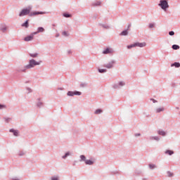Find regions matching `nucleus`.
Returning <instances> with one entry per match:
<instances>
[{"instance_id": "obj_16", "label": "nucleus", "mask_w": 180, "mask_h": 180, "mask_svg": "<svg viewBox=\"0 0 180 180\" xmlns=\"http://www.w3.org/2000/svg\"><path fill=\"white\" fill-rule=\"evenodd\" d=\"M30 57H32L33 58H36L39 56V53H30Z\"/></svg>"}, {"instance_id": "obj_3", "label": "nucleus", "mask_w": 180, "mask_h": 180, "mask_svg": "<svg viewBox=\"0 0 180 180\" xmlns=\"http://www.w3.org/2000/svg\"><path fill=\"white\" fill-rule=\"evenodd\" d=\"M30 11H32V7H28L27 8H23L20 13H19V16H26L30 13Z\"/></svg>"}, {"instance_id": "obj_26", "label": "nucleus", "mask_w": 180, "mask_h": 180, "mask_svg": "<svg viewBox=\"0 0 180 180\" xmlns=\"http://www.w3.org/2000/svg\"><path fill=\"white\" fill-rule=\"evenodd\" d=\"M167 176H168L169 177L174 176V174H173V173H171V172H167Z\"/></svg>"}, {"instance_id": "obj_13", "label": "nucleus", "mask_w": 180, "mask_h": 180, "mask_svg": "<svg viewBox=\"0 0 180 180\" xmlns=\"http://www.w3.org/2000/svg\"><path fill=\"white\" fill-rule=\"evenodd\" d=\"M22 27H29V20H27L25 22L22 24Z\"/></svg>"}, {"instance_id": "obj_9", "label": "nucleus", "mask_w": 180, "mask_h": 180, "mask_svg": "<svg viewBox=\"0 0 180 180\" xmlns=\"http://www.w3.org/2000/svg\"><path fill=\"white\" fill-rule=\"evenodd\" d=\"M113 53V51L109 48H107L105 51H103V54H110Z\"/></svg>"}, {"instance_id": "obj_25", "label": "nucleus", "mask_w": 180, "mask_h": 180, "mask_svg": "<svg viewBox=\"0 0 180 180\" xmlns=\"http://www.w3.org/2000/svg\"><path fill=\"white\" fill-rule=\"evenodd\" d=\"M63 16L65 18H71V15H70V14H68L67 13H63Z\"/></svg>"}, {"instance_id": "obj_6", "label": "nucleus", "mask_w": 180, "mask_h": 180, "mask_svg": "<svg viewBox=\"0 0 180 180\" xmlns=\"http://www.w3.org/2000/svg\"><path fill=\"white\" fill-rule=\"evenodd\" d=\"M74 95H81V92L80 91H68V96H74Z\"/></svg>"}, {"instance_id": "obj_24", "label": "nucleus", "mask_w": 180, "mask_h": 180, "mask_svg": "<svg viewBox=\"0 0 180 180\" xmlns=\"http://www.w3.org/2000/svg\"><path fill=\"white\" fill-rule=\"evenodd\" d=\"M106 71L107 70L105 69H98V72H101V74L106 72Z\"/></svg>"}, {"instance_id": "obj_17", "label": "nucleus", "mask_w": 180, "mask_h": 180, "mask_svg": "<svg viewBox=\"0 0 180 180\" xmlns=\"http://www.w3.org/2000/svg\"><path fill=\"white\" fill-rule=\"evenodd\" d=\"M173 50H179V46L174 44L172 46Z\"/></svg>"}, {"instance_id": "obj_2", "label": "nucleus", "mask_w": 180, "mask_h": 180, "mask_svg": "<svg viewBox=\"0 0 180 180\" xmlns=\"http://www.w3.org/2000/svg\"><path fill=\"white\" fill-rule=\"evenodd\" d=\"M159 6L161 7L163 11H167V8H169L167 0H160Z\"/></svg>"}, {"instance_id": "obj_12", "label": "nucleus", "mask_w": 180, "mask_h": 180, "mask_svg": "<svg viewBox=\"0 0 180 180\" xmlns=\"http://www.w3.org/2000/svg\"><path fill=\"white\" fill-rule=\"evenodd\" d=\"M84 162H85L86 165H93L94 160H86Z\"/></svg>"}, {"instance_id": "obj_31", "label": "nucleus", "mask_w": 180, "mask_h": 180, "mask_svg": "<svg viewBox=\"0 0 180 180\" xmlns=\"http://www.w3.org/2000/svg\"><path fill=\"white\" fill-rule=\"evenodd\" d=\"M169 36H174L175 34V32H174L173 31H171L169 32Z\"/></svg>"}, {"instance_id": "obj_19", "label": "nucleus", "mask_w": 180, "mask_h": 180, "mask_svg": "<svg viewBox=\"0 0 180 180\" xmlns=\"http://www.w3.org/2000/svg\"><path fill=\"white\" fill-rule=\"evenodd\" d=\"M164 110V108H160L156 109V112L160 113V112H162Z\"/></svg>"}, {"instance_id": "obj_32", "label": "nucleus", "mask_w": 180, "mask_h": 180, "mask_svg": "<svg viewBox=\"0 0 180 180\" xmlns=\"http://www.w3.org/2000/svg\"><path fill=\"white\" fill-rule=\"evenodd\" d=\"M124 85V82H120V83H119V86H123Z\"/></svg>"}, {"instance_id": "obj_41", "label": "nucleus", "mask_w": 180, "mask_h": 180, "mask_svg": "<svg viewBox=\"0 0 180 180\" xmlns=\"http://www.w3.org/2000/svg\"><path fill=\"white\" fill-rule=\"evenodd\" d=\"M115 88H117V86H115Z\"/></svg>"}, {"instance_id": "obj_40", "label": "nucleus", "mask_w": 180, "mask_h": 180, "mask_svg": "<svg viewBox=\"0 0 180 180\" xmlns=\"http://www.w3.org/2000/svg\"><path fill=\"white\" fill-rule=\"evenodd\" d=\"M155 140H158V138H155Z\"/></svg>"}, {"instance_id": "obj_36", "label": "nucleus", "mask_w": 180, "mask_h": 180, "mask_svg": "<svg viewBox=\"0 0 180 180\" xmlns=\"http://www.w3.org/2000/svg\"><path fill=\"white\" fill-rule=\"evenodd\" d=\"M6 108V105H1V104H0V109H4V108Z\"/></svg>"}, {"instance_id": "obj_33", "label": "nucleus", "mask_w": 180, "mask_h": 180, "mask_svg": "<svg viewBox=\"0 0 180 180\" xmlns=\"http://www.w3.org/2000/svg\"><path fill=\"white\" fill-rule=\"evenodd\" d=\"M18 155H20V157H22V155H25V152H20L18 153Z\"/></svg>"}, {"instance_id": "obj_11", "label": "nucleus", "mask_w": 180, "mask_h": 180, "mask_svg": "<svg viewBox=\"0 0 180 180\" xmlns=\"http://www.w3.org/2000/svg\"><path fill=\"white\" fill-rule=\"evenodd\" d=\"M11 133H13L14 136H19V131L15 129H10Z\"/></svg>"}, {"instance_id": "obj_29", "label": "nucleus", "mask_w": 180, "mask_h": 180, "mask_svg": "<svg viewBox=\"0 0 180 180\" xmlns=\"http://www.w3.org/2000/svg\"><path fill=\"white\" fill-rule=\"evenodd\" d=\"M68 155H70V153H65V155L63 156V158H64V159L67 158V157H68Z\"/></svg>"}, {"instance_id": "obj_30", "label": "nucleus", "mask_w": 180, "mask_h": 180, "mask_svg": "<svg viewBox=\"0 0 180 180\" xmlns=\"http://www.w3.org/2000/svg\"><path fill=\"white\" fill-rule=\"evenodd\" d=\"M7 29H8V27H3L1 28V30H2L3 32H6Z\"/></svg>"}, {"instance_id": "obj_4", "label": "nucleus", "mask_w": 180, "mask_h": 180, "mask_svg": "<svg viewBox=\"0 0 180 180\" xmlns=\"http://www.w3.org/2000/svg\"><path fill=\"white\" fill-rule=\"evenodd\" d=\"M46 12L34 11L30 13V16H36V15H45Z\"/></svg>"}, {"instance_id": "obj_37", "label": "nucleus", "mask_w": 180, "mask_h": 180, "mask_svg": "<svg viewBox=\"0 0 180 180\" xmlns=\"http://www.w3.org/2000/svg\"><path fill=\"white\" fill-rule=\"evenodd\" d=\"M52 180H58V176H53L51 178Z\"/></svg>"}, {"instance_id": "obj_8", "label": "nucleus", "mask_w": 180, "mask_h": 180, "mask_svg": "<svg viewBox=\"0 0 180 180\" xmlns=\"http://www.w3.org/2000/svg\"><path fill=\"white\" fill-rule=\"evenodd\" d=\"M135 44V47H146V46H147V44H146V42H136L134 43Z\"/></svg>"}, {"instance_id": "obj_35", "label": "nucleus", "mask_w": 180, "mask_h": 180, "mask_svg": "<svg viewBox=\"0 0 180 180\" xmlns=\"http://www.w3.org/2000/svg\"><path fill=\"white\" fill-rule=\"evenodd\" d=\"M149 27L150 29H153V27H154V24L153 23L149 24Z\"/></svg>"}, {"instance_id": "obj_39", "label": "nucleus", "mask_w": 180, "mask_h": 180, "mask_svg": "<svg viewBox=\"0 0 180 180\" xmlns=\"http://www.w3.org/2000/svg\"><path fill=\"white\" fill-rule=\"evenodd\" d=\"M136 136H140V134H136Z\"/></svg>"}, {"instance_id": "obj_27", "label": "nucleus", "mask_w": 180, "mask_h": 180, "mask_svg": "<svg viewBox=\"0 0 180 180\" xmlns=\"http://www.w3.org/2000/svg\"><path fill=\"white\" fill-rule=\"evenodd\" d=\"M149 167L150 169H154V168H155V165H149Z\"/></svg>"}, {"instance_id": "obj_20", "label": "nucleus", "mask_w": 180, "mask_h": 180, "mask_svg": "<svg viewBox=\"0 0 180 180\" xmlns=\"http://www.w3.org/2000/svg\"><path fill=\"white\" fill-rule=\"evenodd\" d=\"M100 113H102V110L98 109L95 111L96 115H99Z\"/></svg>"}, {"instance_id": "obj_21", "label": "nucleus", "mask_w": 180, "mask_h": 180, "mask_svg": "<svg viewBox=\"0 0 180 180\" xmlns=\"http://www.w3.org/2000/svg\"><path fill=\"white\" fill-rule=\"evenodd\" d=\"M158 134H160V136H165V131H158Z\"/></svg>"}, {"instance_id": "obj_1", "label": "nucleus", "mask_w": 180, "mask_h": 180, "mask_svg": "<svg viewBox=\"0 0 180 180\" xmlns=\"http://www.w3.org/2000/svg\"><path fill=\"white\" fill-rule=\"evenodd\" d=\"M40 64H41V60L37 62L34 59H32L30 60L29 65H27L22 71L25 72L26 70H30V68H33L35 65H40Z\"/></svg>"}, {"instance_id": "obj_22", "label": "nucleus", "mask_w": 180, "mask_h": 180, "mask_svg": "<svg viewBox=\"0 0 180 180\" xmlns=\"http://www.w3.org/2000/svg\"><path fill=\"white\" fill-rule=\"evenodd\" d=\"M166 154H169V155H172L174 154V151L172 150H167Z\"/></svg>"}, {"instance_id": "obj_15", "label": "nucleus", "mask_w": 180, "mask_h": 180, "mask_svg": "<svg viewBox=\"0 0 180 180\" xmlns=\"http://www.w3.org/2000/svg\"><path fill=\"white\" fill-rule=\"evenodd\" d=\"M128 33H129V32H127V30H124V31H122V32H121L120 35H121V36H127Z\"/></svg>"}, {"instance_id": "obj_38", "label": "nucleus", "mask_w": 180, "mask_h": 180, "mask_svg": "<svg viewBox=\"0 0 180 180\" xmlns=\"http://www.w3.org/2000/svg\"><path fill=\"white\" fill-rule=\"evenodd\" d=\"M153 103H155V102H157V101H155V100H153Z\"/></svg>"}, {"instance_id": "obj_18", "label": "nucleus", "mask_w": 180, "mask_h": 180, "mask_svg": "<svg viewBox=\"0 0 180 180\" xmlns=\"http://www.w3.org/2000/svg\"><path fill=\"white\" fill-rule=\"evenodd\" d=\"M80 158H81L82 161H84V162H85V161H86V158L84 155H80Z\"/></svg>"}, {"instance_id": "obj_28", "label": "nucleus", "mask_w": 180, "mask_h": 180, "mask_svg": "<svg viewBox=\"0 0 180 180\" xmlns=\"http://www.w3.org/2000/svg\"><path fill=\"white\" fill-rule=\"evenodd\" d=\"M62 34H63V36H65V37H67V36H68V32L64 31V32L62 33Z\"/></svg>"}, {"instance_id": "obj_10", "label": "nucleus", "mask_w": 180, "mask_h": 180, "mask_svg": "<svg viewBox=\"0 0 180 180\" xmlns=\"http://www.w3.org/2000/svg\"><path fill=\"white\" fill-rule=\"evenodd\" d=\"M44 32V28L40 27L38 28L37 32H34V34H37V33H43Z\"/></svg>"}, {"instance_id": "obj_34", "label": "nucleus", "mask_w": 180, "mask_h": 180, "mask_svg": "<svg viewBox=\"0 0 180 180\" xmlns=\"http://www.w3.org/2000/svg\"><path fill=\"white\" fill-rule=\"evenodd\" d=\"M94 5L95 6H98V5H101V2L100 1H98L97 3H94Z\"/></svg>"}, {"instance_id": "obj_23", "label": "nucleus", "mask_w": 180, "mask_h": 180, "mask_svg": "<svg viewBox=\"0 0 180 180\" xmlns=\"http://www.w3.org/2000/svg\"><path fill=\"white\" fill-rule=\"evenodd\" d=\"M133 47H136L135 44L127 46V49H133Z\"/></svg>"}, {"instance_id": "obj_7", "label": "nucleus", "mask_w": 180, "mask_h": 180, "mask_svg": "<svg viewBox=\"0 0 180 180\" xmlns=\"http://www.w3.org/2000/svg\"><path fill=\"white\" fill-rule=\"evenodd\" d=\"M115 64L114 61L109 62L108 63H106L103 65L105 68L110 69L113 67V65Z\"/></svg>"}, {"instance_id": "obj_14", "label": "nucleus", "mask_w": 180, "mask_h": 180, "mask_svg": "<svg viewBox=\"0 0 180 180\" xmlns=\"http://www.w3.org/2000/svg\"><path fill=\"white\" fill-rule=\"evenodd\" d=\"M172 67H176V68H179L180 63H174L172 64Z\"/></svg>"}, {"instance_id": "obj_5", "label": "nucleus", "mask_w": 180, "mask_h": 180, "mask_svg": "<svg viewBox=\"0 0 180 180\" xmlns=\"http://www.w3.org/2000/svg\"><path fill=\"white\" fill-rule=\"evenodd\" d=\"M34 37V32L31 34L30 35L26 37L24 40H25V41H30L33 40Z\"/></svg>"}]
</instances>
